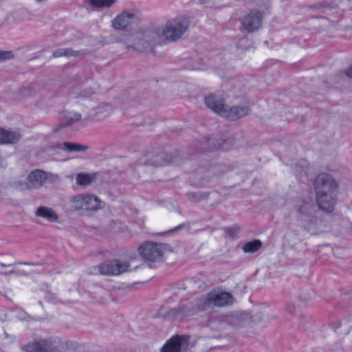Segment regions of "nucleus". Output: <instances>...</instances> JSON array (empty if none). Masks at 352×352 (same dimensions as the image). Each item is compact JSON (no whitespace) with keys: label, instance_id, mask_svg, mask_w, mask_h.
<instances>
[{"label":"nucleus","instance_id":"obj_23","mask_svg":"<svg viewBox=\"0 0 352 352\" xmlns=\"http://www.w3.org/2000/svg\"><path fill=\"white\" fill-rule=\"evenodd\" d=\"M111 107L109 105L103 104L98 107L96 109L97 120L102 119L109 115Z\"/></svg>","mask_w":352,"mask_h":352},{"label":"nucleus","instance_id":"obj_3","mask_svg":"<svg viewBox=\"0 0 352 352\" xmlns=\"http://www.w3.org/2000/svg\"><path fill=\"white\" fill-rule=\"evenodd\" d=\"M152 27L140 30L133 34H122L118 40L125 49L138 52H153L160 43Z\"/></svg>","mask_w":352,"mask_h":352},{"label":"nucleus","instance_id":"obj_11","mask_svg":"<svg viewBox=\"0 0 352 352\" xmlns=\"http://www.w3.org/2000/svg\"><path fill=\"white\" fill-rule=\"evenodd\" d=\"M313 210L314 204L311 200L300 201L296 206L298 217L303 221H309L307 225H305V226L309 231L312 230L313 226L316 223V221L309 216Z\"/></svg>","mask_w":352,"mask_h":352},{"label":"nucleus","instance_id":"obj_21","mask_svg":"<svg viewBox=\"0 0 352 352\" xmlns=\"http://www.w3.org/2000/svg\"><path fill=\"white\" fill-rule=\"evenodd\" d=\"M94 177L92 175L87 173H79L76 176L77 184L82 186L89 185L94 180Z\"/></svg>","mask_w":352,"mask_h":352},{"label":"nucleus","instance_id":"obj_24","mask_svg":"<svg viewBox=\"0 0 352 352\" xmlns=\"http://www.w3.org/2000/svg\"><path fill=\"white\" fill-rule=\"evenodd\" d=\"M13 57L12 53L8 51H0V62L11 59Z\"/></svg>","mask_w":352,"mask_h":352},{"label":"nucleus","instance_id":"obj_4","mask_svg":"<svg viewBox=\"0 0 352 352\" xmlns=\"http://www.w3.org/2000/svg\"><path fill=\"white\" fill-rule=\"evenodd\" d=\"M316 203L321 210L330 212L336 205L338 184L327 173L318 175L314 182Z\"/></svg>","mask_w":352,"mask_h":352},{"label":"nucleus","instance_id":"obj_5","mask_svg":"<svg viewBox=\"0 0 352 352\" xmlns=\"http://www.w3.org/2000/svg\"><path fill=\"white\" fill-rule=\"evenodd\" d=\"M206 106L217 114L228 120H234L245 116L248 109L245 107L228 108L222 100L214 95H210L205 99Z\"/></svg>","mask_w":352,"mask_h":352},{"label":"nucleus","instance_id":"obj_7","mask_svg":"<svg viewBox=\"0 0 352 352\" xmlns=\"http://www.w3.org/2000/svg\"><path fill=\"white\" fill-rule=\"evenodd\" d=\"M168 246L162 243L146 241L138 248V252L141 257L149 262H161L164 261Z\"/></svg>","mask_w":352,"mask_h":352},{"label":"nucleus","instance_id":"obj_10","mask_svg":"<svg viewBox=\"0 0 352 352\" xmlns=\"http://www.w3.org/2000/svg\"><path fill=\"white\" fill-rule=\"evenodd\" d=\"M189 339L187 336H173L162 347L161 352H186L191 347Z\"/></svg>","mask_w":352,"mask_h":352},{"label":"nucleus","instance_id":"obj_17","mask_svg":"<svg viewBox=\"0 0 352 352\" xmlns=\"http://www.w3.org/2000/svg\"><path fill=\"white\" fill-rule=\"evenodd\" d=\"M55 148L69 152L83 151L87 148L86 146L72 142H64L63 144H59L56 145Z\"/></svg>","mask_w":352,"mask_h":352},{"label":"nucleus","instance_id":"obj_2","mask_svg":"<svg viewBox=\"0 0 352 352\" xmlns=\"http://www.w3.org/2000/svg\"><path fill=\"white\" fill-rule=\"evenodd\" d=\"M190 26L189 18L186 14L165 19L162 28L152 26L160 44L163 42L173 43L179 41Z\"/></svg>","mask_w":352,"mask_h":352},{"label":"nucleus","instance_id":"obj_19","mask_svg":"<svg viewBox=\"0 0 352 352\" xmlns=\"http://www.w3.org/2000/svg\"><path fill=\"white\" fill-rule=\"evenodd\" d=\"M94 7L98 8H109L117 3V0H89Z\"/></svg>","mask_w":352,"mask_h":352},{"label":"nucleus","instance_id":"obj_8","mask_svg":"<svg viewBox=\"0 0 352 352\" xmlns=\"http://www.w3.org/2000/svg\"><path fill=\"white\" fill-rule=\"evenodd\" d=\"M140 12L137 9H125L118 14L111 21V28L126 30L139 20Z\"/></svg>","mask_w":352,"mask_h":352},{"label":"nucleus","instance_id":"obj_28","mask_svg":"<svg viewBox=\"0 0 352 352\" xmlns=\"http://www.w3.org/2000/svg\"><path fill=\"white\" fill-rule=\"evenodd\" d=\"M12 273H13V270H12V269H11V270L9 271V272H8V273L5 272V274H12Z\"/></svg>","mask_w":352,"mask_h":352},{"label":"nucleus","instance_id":"obj_12","mask_svg":"<svg viewBox=\"0 0 352 352\" xmlns=\"http://www.w3.org/2000/svg\"><path fill=\"white\" fill-rule=\"evenodd\" d=\"M47 179V175L41 170H35L32 171L27 177L25 184H20L17 188L21 190L26 188H36L41 186Z\"/></svg>","mask_w":352,"mask_h":352},{"label":"nucleus","instance_id":"obj_26","mask_svg":"<svg viewBox=\"0 0 352 352\" xmlns=\"http://www.w3.org/2000/svg\"><path fill=\"white\" fill-rule=\"evenodd\" d=\"M346 75L352 78V65L346 70Z\"/></svg>","mask_w":352,"mask_h":352},{"label":"nucleus","instance_id":"obj_22","mask_svg":"<svg viewBox=\"0 0 352 352\" xmlns=\"http://www.w3.org/2000/svg\"><path fill=\"white\" fill-rule=\"evenodd\" d=\"M261 247V243L258 240H254L245 243L243 247V250L247 253H252L257 251Z\"/></svg>","mask_w":352,"mask_h":352},{"label":"nucleus","instance_id":"obj_6","mask_svg":"<svg viewBox=\"0 0 352 352\" xmlns=\"http://www.w3.org/2000/svg\"><path fill=\"white\" fill-rule=\"evenodd\" d=\"M76 348L77 344L71 341L45 340L30 343L24 346L23 350L25 352H66Z\"/></svg>","mask_w":352,"mask_h":352},{"label":"nucleus","instance_id":"obj_25","mask_svg":"<svg viewBox=\"0 0 352 352\" xmlns=\"http://www.w3.org/2000/svg\"><path fill=\"white\" fill-rule=\"evenodd\" d=\"M295 172L296 174H300L301 172L306 173V170L305 169V167L300 166V170L298 168V167H296L295 169Z\"/></svg>","mask_w":352,"mask_h":352},{"label":"nucleus","instance_id":"obj_18","mask_svg":"<svg viewBox=\"0 0 352 352\" xmlns=\"http://www.w3.org/2000/svg\"><path fill=\"white\" fill-rule=\"evenodd\" d=\"M81 119V116L76 112H68L63 115L62 118L63 125L64 126H70Z\"/></svg>","mask_w":352,"mask_h":352},{"label":"nucleus","instance_id":"obj_15","mask_svg":"<svg viewBox=\"0 0 352 352\" xmlns=\"http://www.w3.org/2000/svg\"><path fill=\"white\" fill-rule=\"evenodd\" d=\"M36 214L39 217L47 220L48 221H58V216L56 212L53 209L47 206L38 207L36 211Z\"/></svg>","mask_w":352,"mask_h":352},{"label":"nucleus","instance_id":"obj_13","mask_svg":"<svg viewBox=\"0 0 352 352\" xmlns=\"http://www.w3.org/2000/svg\"><path fill=\"white\" fill-rule=\"evenodd\" d=\"M129 267V265L126 262L114 261L100 265L99 270L100 274L104 275H119L121 273L126 272Z\"/></svg>","mask_w":352,"mask_h":352},{"label":"nucleus","instance_id":"obj_16","mask_svg":"<svg viewBox=\"0 0 352 352\" xmlns=\"http://www.w3.org/2000/svg\"><path fill=\"white\" fill-rule=\"evenodd\" d=\"M21 135L15 132L0 129V144H14L20 140Z\"/></svg>","mask_w":352,"mask_h":352},{"label":"nucleus","instance_id":"obj_14","mask_svg":"<svg viewBox=\"0 0 352 352\" xmlns=\"http://www.w3.org/2000/svg\"><path fill=\"white\" fill-rule=\"evenodd\" d=\"M262 20V14L258 11H251L248 14L243 16L241 23L244 28L252 32L261 27Z\"/></svg>","mask_w":352,"mask_h":352},{"label":"nucleus","instance_id":"obj_27","mask_svg":"<svg viewBox=\"0 0 352 352\" xmlns=\"http://www.w3.org/2000/svg\"><path fill=\"white\" fill-rule=\"evenodd\" d=\"M12 265H6L3 263H0V267L4 268V267H11Z\"/></svg>","mask_w":352,"mask_h":352},{"label":"nucleus","instance_id":"obj_29","mask_svg":"<svg viewBox=\"0 0 352 352\" xmlns=\"http://www.w3.org/2000/svg\"><path fill=\"white\" fill-rule=\"evenodd\" d=\"M302 163L303 165H305V164H306V162L305 161H303Z\"/></svg>","mask_w":352,"mask_h":352},{"label":"nucleus","instance_id":"obj_9","mask_svg":"<svg viewBox=\"0 0 352 352\" xmlns=\"http://www.w3.org/2000/svg\"><path fill=\"white\" fill-rule=\"evenodd\" d=\"M72 207L76 210H96L100 208V201L91 195H78L72 200Z\"/></svg>","mask_w":352,"mask_h":352},{"label":"nucleus","instance_id":"obj_1","mask_svg":"<svg viewBox=\"0 0 352 352\" xmlns=\"http://www.w3.org/2000/svg\"><path fill=\"white\" fill-rule=\"evenodd\" d=\"M233 302L234 298L230 293L217 288L208 293L205 298L199 299L196 302L197 308L192 307L191 305L190 307L187 304H182L177 310H172L170 315L176 319H182L186 315L204 311L211 306L224 307L232 305Z\"/></svg>","mask_w":352,"mask_h":352},{"label":"nucleus","instance_id":"obj_20","mask_svg":"<svg viewBox=\"0 0 352 352\" xmlns=\"http://www.w3.org/2000/svg\"><path fill=\"white\" fill-rule=\"evenodd\" d=\"M80 51H74L70 49H60L56 51L54 54L55 57L67 56L77 57L82 54Z\"/></svg>","mask_w":352,"mask_h":352}]
</instances>
